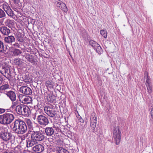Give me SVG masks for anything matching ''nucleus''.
Masks as SVG:
<instances>
[{"label":"nucleus","instance_id":"42","mask_svg":"<svg viewBox=\"0 0 153 153\" xmlns=\"http://www.w3.org/2000/svg\"><path fill=\"white\" fill-rule=\"evenodd\" d=\"M13 46L14 47L18 48H20V45L17 43H15L13 45Z\"/></svg>","mask_w":153,"mask_h":153},{"label":"nucleus","instance_id":"14","mask_svg":"<svg viewBox=\"0 0 153 153\" xmlns=\"http://www.w3.org/2000/svg\"><path fill=\"white\" fill-rule=\"evenodd\" d=\"M6 94L12 101H15L16 96L15 93L12 91L7 92Z\"/></svg>","mask_w":153,"mask_h":153},{"label":"nucleus","instance_id":"33","mask_svg":"<svg viewBox=\"0 0 153 153\" xmlns=\"http://www.w3.org/2000/svg\"><path fill=\"white\" fill-rule=\"evenodd\" d=\"M100 33L105 38L107 37L106 31L105 30H102L100 31Z\"/></svg>","mask_w":153,"mask_h":153},{"label":"nucleus","instance_id":"48","mask_svg":"<svg viewBox=\"0 0 153 153\" xmlns=\"http://www.w3.org/2000/svg\"><path fill=\"white\" fill-rule=\"evenodd\" d=\"M79 120H80V122H81V121L82 120V121H83V120L82 119H80Z\"/></svg>","mask_w":153,"mask_h":153},{"label":"nucleus","instance_id":"10","mask_svg":"<svg viewBox=\"0 0 153 153\" xmlns=\"http://www.w3.org/2000/svg\"><path fill=\"white\" fill-rule=\"evenodd\" d=\"M19 98L20 101H22L23 103L25 104L30 103L32 100V97L29 96H25L22 94L19 95Z\"/></svg>","mask_w":153,"mask_h":153},{"label":"nucleus","instance_id":"25","mask_svg":"<svg viewBox=\"0 0 153 153\" xmlns=\"http://www.w3.org/2000/svg\"><path fill=\"white\" fill-rule=\"evenodd\" d=\"M10 89L9 85L8 84H5L0 87V91L3 92Z\"/></svg>","mask_w":153,"mask_h":153},{"label":"nucleus","instance_id":"39","mask_svg":"<svg viewBox=\"0 0 153 153\" xmlns=\"http://www.w3.org/2000/svg\"><path fill=\"white\" fill-rule=\"evenodd\" d=\"M151 84V82H150V80L148 78V76H147L146 78V85H147Z\"/></svg>","mask_w":153,"mask_h":153},{"label":"nucleus","instance_id":"8","mask_svg":"<svg viewBox=\"0 0 153 153\" xmlns=\"http://www.w3.org/2000/svg\"><path fill=\"white\" fill-rule=\"evenodd\" d=\"M12 137L11 134L5 131H1L0 134V137L3 140L7 141Z\"/></svg>","mask_w":153,"mask_h":153},{"label":"nucleus","instance_id":"1","mask_svg":"<svg viewBox=\"0 0 153 153\" xmlns=\"http://www.w3.org/2000/svg\"><path fill=\"white\" fill-rule=\"evenodd\" d=\"M14 126L13 127V130L18 134H23L25 133L27 129V125L28 128L33 129V123L29 119H27L24 121L20 119L16 120L14 123Z\"/></svg>","mask_w":153,"mask_h":153},{"label":"nucleus","instance_id":"4","mask_svg":"<svg viewBox=\"0 0 153 153\" xmlns=\"http://www.w3.org/2000/svg\"><path fill=\"white\" fill-rule=\"evenodd\" d=\"M31 137L38 143L43 140L45 138L44 133L40 131H32L31 134Z\"/></svg>","mask_w":153,"mask_h":153},{"label":"nucleus","instance_id":"11","mask_svg":"<svg viewBox=\"0 0 153 153\" xmlns=\"http://www.w3.org/2000/svg\"><path fill=\"white\" fill-rule=\"evenodd\" d=\"M19 91L25 95H30L32 93L31 89L26 86H22L19 89Z\"/></svg>","mask_w":153,"mask_h":153},{"label":"nucleus","instance_id":"31","mask_svg":"<svg viewBox=\"0 0 153 153\" xmlns=\"http://www.w3.org/2000/svg\"><path fill=\"white\" fill-rule=\"evenodd\" d=\"M96 50L97 52L99 54H100L103 52V50L100 45L99 44L98 46L94 49Z\"/></svg>","mask_w":153,"mask_h":153},{"label":"nucleus","instance_id":"43","mask_svg":"<svg viewBox=\"0 0 153 153\" xmlns=\"http://www.w3.org/2000/svg\"><path fill=\"white\" fill-rule=\"evenodd\" d=\"M150 114L152 117L153 118V107L150 110Z\"/></svg>","mask_w":153,"mask_h":153},{"label":"nucleus","instance_id":"41","mask_svg":"<svg viewBox=\"0 0 153 153\" xmlns=\"http://www.w3.org/2000/svg\"><path fill=\"white\" fill-rule=\"evenodd\" d=\"M6 109L0 108V114L4 113L6 111Z\"/></svg>","mask_w":153,"mask_h":153},{"label":"nucleus","instance_id":"47","mask_svg":"<svg viewBox=\"0 0 153 153\" xmlns=\"http://www.w3.org/2000/svg\"><path fill=\"white\" fill-rule=\"evenodd\" d=\"M52 138H49L48 139V141H50L51 140H52Z\"/></svg>","mask_w":153,"mask_h":153},{"label":"nucleus","instance_id":"36","mask_svg":"<svg viewBox=\"0 0 153 153\" xmlns=\"http://www.w3.org/2000/svg\"><path fill=\"white\" fill-rule=\"evenodd\" d=\"M97 122H90V126L91 128L94 130L96 126Z\"/></svg>","mask_w":153,"mask_h":153},{"label":"nucleus","instance_id":"35","mask_svg":"<svg viewBox=\"0 0 153 153\" xmlns=\"http://www.w3.org/2000/svg\"><path fill=\"white\" fill-rule=\"evenodd\" d=\"M22 53V51L19 49H15L13 51V54L15 55H18L21 54Z\"/></svg>","mask_w":153,"mask_h":153},{"label":"nucleus","instance_id":"32","mask_svg":"<svg viewBox=\"0 0 153 153\" xmlns=\"http://www.w3.org/2000/svg\"><path fill=\"white\" fill-rule=\"evenodd\" d=\"M4 51L3 43L0 41V53H3Z\"/></svg>","mask_w":153,"mask_h":153},{"label":"nucleus","instance_id":"19","mask_svg":"<svg viewBox=\"0 0 153 153\" xmlns=\"http://www.w3.org/2000/svg\"><path fill=\"white\" fill-rule=\"evenodd\" d=\"M0 31L1 33L4 35H8L10 33V30L6 26H2L0 28Z\"/></svg>","mask_w":153,"mask_h":153},{"label":"nucleus","instance_id":"3","mask_svg":"<svg viewBox=\"0 0 153 153\" xmlns=\"http://www.w3.org/2000/svg\"><path fill=\"white\" fill-rule=\"evenodd\" d=\"M14 115L11 113H6L0 115V124L4 125L10 124L14 120Z\"/></svg>","mask_w":153,"mask_h":153},{"label":"nucleus","instance_id":"2","mask_svg":"<svg viewBox=\"0 0 153 153\" xmlns=\"http://www.w3.org/2000/svg\"><path fill=\"white\" fill-rule=\"evenodd\" d=\"M0 72L9 81L15 78L14 73L11 72L10 68L0 63Z\"/></svg>","mask_w":153,"mask_h":153},{"label":"nucleus","instance_id":"28","mask_svg":"<svg viewBox=\"0 0 153 153\" xmlns=\"http://www.w3.org/2000/svg\"><path fill=\"white\" fill-rule=\"evenodd\" d=\"M46 99L48 102H53L54 100V96L52 95L48 94L46 97Z\"/></svg>","mask_w":153,"mask_h":153},{"label":"nucleus","instance_id":"16","mask_svg":"<svg viewBox=\"0 0 153 153\" xmlns=\"http://www.w3.org/2000/svg\"><path fill=\"white\" fill-rule=\"evenodd\" d=\"M4 40L7 43L12 45L13 43L15 42V39L14 36H10L5 37Z\"/></svg>","mask_w":153,"mask_h":153},{"label":"nucleus","instance_id":"18","mask_svg":"<svg viewBox=\"0 0 153 153\" xmlns=\"http://www.w3.org/2000/svg\"><path fill=\"white\" fill-rule=\"evenodd\" d=\"M45 131L47 136H51L54 134V131L51 127H47L45 128Z\"/></svg>","mask_w":153,"mask_h":153},{"label":"nucleus","instance_id":"24","mask_svg":"<svg viewBox=\"0 0 153 153\" xmlns=\"http://www.w3.org/2000/svg\"><path fill=\"white\" fill-rule=\"evenodd\" d=\"M14 62L16 65H18L20 67H22L23 63L22 60L18 58L14 59Z\"/></svg>","mask_w":153,"mask_h":153},{"label":"nucleus","instance_id":"15","mask_svg":"<svg viewBox=\"0 0 153 153\" xmlns=\"http://www.w3.org/2000/svg\"><path fill=\"white\" fill-rule=\"evenodd\" d=\"M24 106L25 105L22 104L17 105L15 109L16 113L19 115H22Z\"/></svg>","mask_w":153,"mask_h":153},{"label":"nucleus","instance_id":"38","mask_svg":"<svg viewBox=\"0 0 153 153\" xmlns=\"http://www.w3.org/2000/svg\"><path fill=\"white\" fill-rule=\"evenodd\" d=\"M18 104L19 102L18 101L14 102L12 103L11 107H12V108H13L15 106H16L17 105H19Z\"/></svg>","mask_w":153,"mask_h":153},{"label":"nucleus","instance_id":"5","mask_svg":"<svg viewBox=\"0 0 153 153\" xmlns=\"http://www.w3.org/2000/svg\"><path fill=\"white\" fill-rule=\"evenodd\" d=\"M121 131L119 128L117 129L116 126H115L113 131V138L115 143L117 145H119L121 140Z\"/></svg>","mask_w":153,"mask_h":153},{"label":"nucleus","instance_id":"12","mask_svg":"<svg viewBox=\"0 0 153 153\" xmlns=\"http://www.w3.org/2000/svg\"><path fill=\"white\" fill-rule=\"evenodd\" d=\"M53 127L54 128L56 131L57 132H62L65 129V127L61 125L60 123H55L53 125Z\"/></svg>","mask_w":153,"mask_h":153},{"label":"nucleus","instance_id":"44","mask_svg":"<svg viewBox=\"0 0 153 153\" xmlns=\"http://www.w3.org/2000/svg\"><path fill=\"white\" fill-rule=\"evenodd\" d=\"M3 143L2 142V141L0 140V146L3 145Z\"/></svg>","mask_w":153,"mask_h":153},{"label":"nucleus","instance_id":"9","mask_svg":"<svg viewBox=\"0 0 153 153\" xmlns=\"http://www.w3.org/2000/svg\"><path fill=\"white\" fill-rule=\"evenodd\" d=\"M44 110L46 113L50 117H53L55 116L56 111L53 107L46 106Z\"/></svg>","mask_w":153,"mask_h":153},{"label":"nucleus","instance_id":"45","mask_svg":"<svg viewBox=\"0 0 153 153\" xmlns=\"http://www.w3.org/2000/svg\"><path fill=\"white\" fill-rule=\"evenodd\" d=\"M86 1H87V4L88 6L90 4V3L88 1V0H87Z\"/></svg>","mask_w":153,"mask_h":153},{"label":"nucleus","instance_id":"27","mask_svg":"<svg viewBox=\"0 0 153 153\" xmlns=\"http://www.w3.org/2000/svg\"><path fill=\"white\" fill-rule=\"evenodd\" d=\"M16 38L17 40L20 42H23V37L20 33H18L16 36Z\"/></svg>","mask_w":153,"mask_h":153},{"label":"nucleus","instance_id":"7","mask_svg":"<svg viewBox=\"0 0 153 153\" xmlns=\"http://www.w3.org/2000/svg\"><path fill=\"white\" fill-rule=\"evenodd\" d=\"M1 7L4 9V10L9 16L12 17L13 16V12L7 3L6 2L4 3L1 5Z\"/></svg>","mask_w":153,"mask_h":153},{"label":"nucleus","instance_id":"13","mask_svg":"<svg viewBox=\"0 0 153 153\" xmlns=\"http://www.w3.org/2000/svg\"><path fill=\"white\" fill-rule=\"evenodd\" d=\"M33 150L36 152L41 153L43 151L44 147L42 144H38L32 148Z\"/></svg>","mask_w":153,"mask_h":153},{"label":"nucleus","instance_id":"46","mask_svg":"<svg viewBox=\"0 0 153 153\" xmlns=\"http://www.w3.org/2000/svg\"><path fill=\"white\" fill-rule=\"evenodd\" d=\"M2 83V81L1 80V78H0V85H1Z\"/></svg>","mask_w":153,"mask_h":153},{"label":"nucleus","instance_id":"23","mask_svg":"<svg viewBox=\"0 0 153 153\" xmlns=\"http://www.w3.org/2000/svg\"><path fill=\"white\" fill-rule=\"evenodd\" d=\"M4 24L6 26L10 28L13 27L14 25L13 21L9 19H7L4 22Z\"/></svg>","mask_w":153,"mask_h":153},{"label":"nucleus","instance_id":"30","mask_svg":"<svg viewBox=\"0 0 153 153\" xmlns=\"http://www.w3.org/2000/svg\"><path fill=\"white\" fill-rule=\"evenodd\" d=\"M89 44L94 49H95L99 45L97 42L92 40L90 41Z\"/></svg>","mask_w":153,"mask_h":153},{"label":"nucleus","instance_id":"50","mask_svg":"<svg viewBox=\"0 0 153 153\" xmlns=\"http://www.w3.org/2000/svg\"><path fill=\"white\" fill-rule=\"evenodd\" d=\"M25 82H27V81H25Z\"/></svg>","mask_w":153,"mask_h":153},{"label":"nucleus","instance_id":"17","mask_svg":"<svg viewBox=\"0 0 153 153\" xmlns=\"http://www.w3.org/2000/svg\"><path fill=\"white\" fill-rule=\"evenodd\" d=\"M56 5L65 12H67L68 11L67 7L64 3L61 2H58Z\"/></svg>","mask_w":153,"mask_h":153},{"label":"nucleus","instance_id":"6","mask_svg":"<svg viewBox=\"0 0 153 153\" xmlns=\"http://www.w3.org/2000/svg\"><path fill=\"white\" fill-rule=\"evenodd\" d=\"M36 119L37 122L41 126H46L49 123L48 118L42 115L37 116Z\"/></svg>","mask_w":153,"mask_h":153},{"label":"nucleus","instance_id":"22","mask_svg":"<svg viewBox=\"0 0 153 153\" xmlns=\"http://www.w3.org/2000/svg\"><path fill=\"white\" fill-rule=\"evenodd\" d=\"M24 108L22 115L27 116H28L30 113V108L28 106H25V105Z\"/></svg>","mask_w":153,"mask_h":153},{"label":"nucleus","instance_id":"49","mask_svg":"<svg viewBox=\"0 0 153 153\" xmlns=\"http://www.w3.org/2000/svg\"><path fill=\"white\" fill-rule=\"evenodd\" d=\"M36 117V115H35V117Z\"/></svg>","mask_w":153,"mask_h":153},{"label":"nucleus","instance_id":"40","mask_svg":"<svg viewBox=\"0 0 153 153\" xmlns=\"http://www.w3.org/2000/svg\"><path fill=\"white\" fill-rule=\"evenodd\" d=\"M53 146L51 145L48 146L47 149H48L50 152L52 151L53 149Z\"/></svg>","mask_w":153,"mask_h":153},{"label":"nucleus","instance_id":"29","mask_svg":"<svg viewBox=\"0 0 153 153\" xmlns=\"http://www.w3.org/2000/svg\"><path fill=\"white\" fill-rule=\"evenodd\" d=\"M59 153H69L68 151L62 147H59L57 149Z\"/></svg>","mask_w":153,"mask_h":153},{"label":"nucleus","instance_id":"34","mask_svg":"<svg viewBox=\"0 0 153 153\" xmlns=\"http://www.w3.org/2000/svg\"><path fill=\"white\" fill-rule=\"evenodd\" d=\"M6 16V15L4 11L0 8V19L5 17Z\"/></svg>","mask_w":153,"mask_h":153},{"label":"nucleus","instance_id":"37","mask_svg":"<svg viewBox=\"0 0 153 153\" xmlns=\"http://www.w3.org/2000/svg\"><path fill=\"white\" fill-rule=\"evenodd\" d=\"M148 90V91L149 94H151L152 91L151 85H146Z\"/></svg>","mask_w":153,"mask_h":153},{"label":"nucleus","instance_id":"21","mask_svg":"<svg viewBox=\"0 0 153 153\" xmlns=\"http://www.w3.org/2000/svg\"><path fill=\"white\" fill-rule=\"evenodd\" d=\"M25 57L28 62L31 63H34L35 62L33 57L32 55L27 54Z\"/></svg>","mask_w":153,"mask_h":153},{"label":"nucleus","instance_id":"20","mask_svg":"<svg viewBox=\"0 0 153 153\" xmlns=\"http://www.w3.org/2000/svg\"><path fill=\"white\" fill-rule=\"evenodd\" d=\"M38 143L31 137V140L27 142V146L28 147H32L34 145Z\"/></svg>","mask_w":153,"mask_h":153},{"label":"nucleus","instance_id":"26","mask_svg":"<svg viewBox=\"0 0 153 153\" xmlns=\"http://www.w3.org/2000/svg\"><path fill=\"white\" fill-rule=\"evenodd\" d=\"M97 122V116L96 114L94 113H93L91 114L90 117V122Z\"/></svg>","mask_w":153,"mask_h":153}]
</instances>
